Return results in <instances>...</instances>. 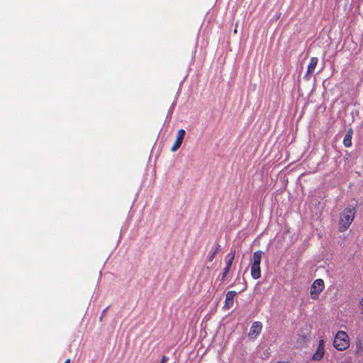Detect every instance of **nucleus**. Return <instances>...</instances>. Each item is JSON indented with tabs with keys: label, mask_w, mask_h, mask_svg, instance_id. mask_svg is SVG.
<instances>
[{
	"label": "nucleus",
	"mask_w": 363,
	"mask_h": 363,
	"mask_svg": "<svg viewBox=\"0 0 363 363\" xmlns=\"http://www.w3.org/2000/svg\"><path fill=\"white\" fill-rule=\"evenodd\" d=\"M356 213L355 207L345 208L340 214L339 221V230L344 232L347 230L352 223Z\"/></svg>",
	"instance_id": "obj_1"
},
{
	"label": "nucleus",
	"mask_w": 363,
	"mask_h": 363,
	"mask_svg": "<svg viewBox=\"0 0 363 363\" xmlns=\"http://www.w3.org/2000/svg\"><path fill=\"white\" fill-rule=\"evenodd\" d=\"M333 346L339 351H343L349 347L350 340L346 332L340 330L336 333L333 340Z\"/></svg>",
	"instance_id": "obj_2"
},
{
	"label": "nucleus",
	"mask_w": 363,
	"mask_h": 363,
	"mask_svg": "<svg viewBox=\"0 0 363 363\" xmlns=\"http://www.w3.org/2000/svg\"><path fill=\"white\" fill-rule=\"evenodd\" d=\"M263 252L258 250L253 254V262L251 265V276L254 279H258L261 277L260 263Z\"/></svg>",
	"instance_id": "obj_3"
},
{
	"label": "nucleus",
	"mask_w": 363,
	"mask_h": 363,
	"mask_svg": "<svg viewBox=\"0 0 363 363\" xmlns=\"http://www.w3.org/2000/svg\"><path fill=\"white\" fill-rule=\"evenodd\" d=\"M324 281L321 279H318L314 281L311 287V298L313 300L318 298L319 294L324 290Z\"/></svg>",
	"instance_id": "obj_4"
},
{
	"label": "nucleus",
	"mask_w": 363,
	"mask_h": 363,
	"mask_svg": "<svg viewBox=\"0 0 363 363\" xmlns=\"http://www.w3.org/2000/svg\"><path fill=\"white\" fill-rule=\"evenodd\" d=\"M262 330V323L259 321L254 322L248 333V337L251 340H255L257 336L261 333Z\"/></svg>",
	"instance_id": "obj_5"
},
{
	"label": "nucleus",
	"mask_w": 363,
	"mask_h": 363,
	"mask_svg": "<svg viewBox=\"0 0 363 363\" xmlns=\"http://www.w3.org/2000/svg\"><path fill=\"white\" fill-rule=\"evenodd\" d=\"M238 294V293L235 291H229L227 292L225 296V304L223 306V308L225 310L230 309L234 303V298Z\"/></svg>",
	"instance_id": "obj_6"
},
{
	"label": "nucleus",
	"mask_w": 363,
	"mask_h": 363,
	"mask_svg": "<svg viewBox=\"0 0 363 363\" xmlns=\"http://www.w3.org/2000/svg\"><path fill=\"white\" fill-rule=\"evenodd\" d=\"M185 134L186 131L184 129H180L178 130L176 141L171 148V150L172 152H175L180 147L184 140V138L185 136Z\"/></svg>",
	"instance_id": "obj_7"
},
{
	"label": "nucleus",
	"mask_w": 363,
	"mask_h": 363,
	"mask_svg": "<svg viewBox=\"0 0 363 363\" xmlns=\"http://www.w3.org/2000/svg\"><path fill=\"white\" fill-rule=\"evenodd\" d=\"M318 62V58L316 57H312L310 60V62L308 65L307 72L304 76L305 79H308L310 77L309 75H311L315 70V67L317 66V64Z\"/></svg>",
	"instance_id": "obj_8"
},
{
	"label": "nucleus",
	"mask_w": 363,
	"mask_h": 363,
	"mask_svg": "<svg viewBox=\"0 0 363 363\" xmlns=\"http://www.w3.org/2000/svg\"><path fill=\"white\" fill-rule=\"evenodd\" d=\"M220 250H221L220 245L219 244L218 242H216L213 244V245L209 252V255H208V259H207L208 261L209 262H211L214 259L216 255L220 251Z\"/></svg>",
	"instance_id": "obj_9"
},
{
	"label": "nucleus",
	"mask_w": 363,
	"mask_h": 363,
	"mask_svg": "<svg viewBox=\"0 0 363 363\" xmlns=\"http://www.w3.org/2000/svg\"><path fill=\"white\" fill-rule=\"evenodd\" d=\"M353 135V130L352 128H349L347 131L344 139H343V145L346 147H350L352 146V138Z\"/></svg>",
	"instance_id": "obj_10"
},
{
	"label": "nucleus",
	"mask_w": 363,
	"mask_h": 363,
	"mask_svg": "<svg viewBox=\"0 0 363 363\" xmlns=\"http://www.w3.org/2000/svg\"><path fill=\"white\" fill-rule=\"evenodd\" d=\"M235 257V250L233 249H231L230 252L226 255V262H225V267L228 268H231L233 260Z\"/></svg>",
	"instance_id": "obj_11"
},
{
	"label": "nucleus",
	"mask_w": 363,
	"mask_h": 363,
	"mask_svg": "<svg viewBox=\"0 0 363 363\" xmlns=\"http://www.w3.org/2000/svg\"><path fill=\"white\" fill-rule=\"evenodd\" d=\"M325 349H320L319 347H317L316 352L313 354L312 357V359L315 361L320 360L323 357Z\"/></svg>",
	"instance_id": "obj_12"
},
{
	"label": "nucleus",
	"mask_w": 363,
	"mask_h": 363,
	"mask_svg": "<svg viewBox=\"0 0 363 363\" xmlns=\"http://www.w3.org/2000/svg\"><path fill=\"white\" fill-rule=\"evenodd\" d=\"M230 269L225 267L223 272L221 274V281H224L227 277L228 274L229 273Z\"/></svg>",
	"instance_id": "obj_13"
},
{
	"label": "nucleus",
	"mask_w": 363,
	"mask_h": 363,
	"mask_svg": "<svg viewBox=\"0 0 363 363\" xmlns=\"http://www.w3.org/2000/svg\"><path fill=\"white\" fill-rule=\"evenodd\" d=\"M324 347H325V342L323 339H321L318 342V347H319L320 349H324Z\"/></svg>",
	"instance_id": "obj_14"
},
{
	"label": "nucleus",
	"mask_w": 363,
	"mask_h": 363,
	"mask_svg": "<svg viewBox=\"0 0 363 363\" xmlns=\"http://www.w3.org/2000/svg\"><path fill=\"white\" fill-rule=\"evenodd\" d=\"M176 106V102H174V103L172 104V106H171L170 108L169 109V111H168V115H169V116H171V115H172V112H173V110H174V106Z\"/></svg>",
	"instance_id": "obj_15"
},
{
	"label": "nucleus",
	"mask_w": 363,
	"mask_h": 363,
	"mask_svg": "<svg viewBox=\"0 0 363 363\" xmlns=\"http://www.w3.org/2000/svg\"><path fill=\"white\" fill-rule=\"evenodd\" d=\"M169 360V357L163 355L160 363H166Z\"/></svg>",
	"instance_id": "obj_16"
},
{
	"label": "nucleus",
	"mask_w": 363,
	"mask_h": 363,
	"mask_svg": "<svg viewBox=\"0 0 363 363\" xmlns=\"http://www.w3.org/2000/svg\"><path fill=\"white\" fill-rule=\"evenodd\" d=\"M108 308V307H106V308L105 309H104V311H102L101 315V316H100V320H102V318H103V317L105 315V314H106V311H107Z\"/></svg>",
	"instance_id": "obj_17"
},
{
	"label": "nucleus",
	"mask_w": 363,
	"mask_h": 363,
	"mask_svg": "<svg viewBox=\"0 0 363 363\" xmlns=\"http://www.w3.org/2000/svg\"><path fill=\"white\" fill-rule=\"evenodd\" d=\"M243 281H244V284H245V286L244 288L240 291V292H242L244 290H245L247 289V282L245 281V279H243Z\"/></svg>",
	"instance_id": "obj_18"
},
{
	"label": "nucleus",
	"mask_w": 363,
	"mask_h": 363,
	"mask_svg": "<svg viewBox=\"0 0 363 363\" xmlns=\"http://www.w3.org/2000/svg\"><path fill=\"white\" fill-rule=\"evenodd\" d=\"M360 304L362 306V313H363V298H362V300L360 301Z\"/></svg>",
	"instance_id": "obj_19"
},
{
	"label": "nucleus",
	"mask_w": 363,
	"mask_h": 363,
	"mask_svg": "<svg viewBox=\"0 0 363 363\" xmlns=\"http://www.w3.org/2000/svg\"><path fill=\"white\" fill-rule=\"evenodd\" d=\"M65 363H70V359H67V360L65 362Z\"/></svg>",
	"instance_id": "obj_20"
},
{
	"label": "nucleus",
	"mask_w": 363,
	"mask_h": 363,
	"mask_svg": "<svg viewBox=\"0 0 363 363\" xmlns=\"http://www.w3.org/2000/svg\"><path fill=\"white\" fill-rule=\"evenodd\" d=\"M277 363H289V362H278Z\"/></svg>",
	"instance_id": "obj_21"
},
{
	"label": "nucleus",
	"mask_w": 363,
	"mask_h": 363,
	"mask_svg": "<svg viewBox=\"0 0 363 363\" xmlns=\"http://www.w3.org/2000/svg\"><path fill=\"white\" fill-rule=\"evenodd\" d=\"M234 33H237V29L236 28L234 30Z\"/></svg>",
	"instance_id": "obj_22"
}]
</instances>
